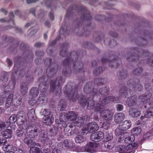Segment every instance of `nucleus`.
Returning a JSON list of instances; mask_svg holds the SVG:
<instances>
[{
  "label": "nucleus",
  "instance_id": "obj_40",
  "mask_svg": "<svg viewBox=\"0 0 153 153\" xmlns=\"http://www.w3.org/2000/svg\"><path fill=\"white\" fill-rule=\"evenodd\" d=\"M13 103L16 106H19L20 105L22 102V99L19 95H18L17 99L13 100Z\"/></svg>",
  "mask_w": 153,
  "mask_h": 153
},
{
  "label": "nucleus",
  "instance_id": "obj_57",
  "mask_svg": "<svg viewBox=\"0 0 153 153\" xmlns=\"http://www.w3.org/2000/svg\"><path fill=\"white\" fill-rule=\"evenodd\" d=\"M38 29H33V30L31 31L30 33V36H33L34 35H35L36 33V32L38 31Z\"/></svg>",
  "mask_w": 153,
  "mask_h": 153
},
{
  "label": "nucleus",
  "instance_id": "obj_34",
  "mask_svg": "<svg viewBox=\"0 0 153 153\" xmlns=\"http://www.w3.org/2000/svg\"><path fill=\"white\" fill-rule=\"evenodd\" d=\"M67 119L71 121H72L74 123V121L76 118V115L72 111H70L67 116Z\"/></svg>",
  "mask_w": 153,
  "mask_h": 153
},
{
  "label": "nucleus",
  "instance_id": "obj_36",
  "mask_svg": "<svg viewBox=\"0 0 153 153\" xmlns=\"http://www.w3.org/2000/svg\"><path fill=\"white\" fill-rule=\"evenodd\" d=\"M85 140V138L81 135H78L75 138V141L76 143H82Z\"/></svg>",
  "mask_w": 153,
  "mask_h": 153
},
{
  "label": "nucleus",
  "instance_id": "obj_2",
  "mask_svg": "<svg viewBox=\"0 0 153 153\" xmlns=\"http://www.w3.org/2000/svg\"><path fill=\"white\" fill-rule=\"evenodd\" d=\"M77 10L79 14H82L80 19L77 24L78 28L80 29V27L81 26H82L83 23L87 22L90 23V21L92 18L89 12L83 6H79L77 9Z\"/></svg>",
  "mask_w": 153,
  "mask_h": 153
},
{
  "label": "nucleus",
  "instance_id": "obj_31",
  "mask_svg": "<svg viewBox=\"0 0 153 153\" xmlns=\"http://www.w3.org/2000/svg\"><path fill=\"white\" fill-rule=\"evenodd\" d=\"M92 84V82H89L86 84L84 88V92L87 94L90 93L91 92V86Z\"/></svg>",
  "mask_w": 153,
  "mask_h": 153
},
{
  "label": "nucleus",
  "instance_id": "obj_20",
  "mask_svg": "<svg viewBox=\"0 0 153 153\" xmlns=\"http://www.w3.org/2000/svg\"><path fill=\"white\" fill-rule=\"evenodd\" d=\"M69 47V44L66 42L61 46L62 50L60 51V55L62 57L66 56L67 54V49Z\"/></svg>",
  "mask_w": 153,
  "mask_h": 153
},
{
  "label": "nucleus",
  "instance_id": "obj_42",
  "mask_svg": "<svg viewBox=\"0 0 153 153\" xmlns=\"http://www.w3.org/2000/svg\"><path fill=\"white\" fill-rule=\"evenodd\" d=\"M24 142L26 143L27 145L29 146H34L36 145V144L35 143H33L32 140L28 139V138L26 137L24 140Z\"/></svg>",
  "mask_w": 153,
  "mask_h": 153
},
{
  "label": "nucleus",
  "instance_id": "obj_45",
  "mask_svg": "<svg viewBox=\"0 0 153 153\" xmlns=\"http://www.w3.org/2000/svg\"><path fill=\"white\" fill-rule=\"evenodd\" d=\"M21 60V58L19 56L16 57L14 60V66H16L17 68L18 67V65H19L21 62H20Z\"/></svg>",
  "mask_w": 153,
  "mask_h": 153
},
{
  "label": "nucleus",
  "instance_id": "obj_54",
  "mask_svg": "<svg viewBox=\"0 0 153 153\" xmlns=\"http://www.w3.org/2000/svg\"><path fill=\"white\" fill-rule=\"evenodd\" d=\"M59 145H60V144H59ZM59 146L58 145L57 148H56L53 149V153H61V150L60 148H59Z\"/></svg>",
  "mask_w": 153,
  "mask_h": 153
},
{
  "label": "nucleus",
  "instance_id": "obj_18",
  "mask_svg": "<svg viewBox=\"0 0 153 153\" xmlns=\"http://www.w3.org/2000/svg\"><path fill=\"white\" fill-rule=\"evenodd\" d=\"M39 137L42 142L44 144L46 145H51V141L49 139L46 134L41 133L40 134Z\"/></svg>",
  "mask_w": 153,
  "mask_h": 153
},
{
  "label": "nucleus",
  "instance_id": "obj_32",
  "mask_svg": "<svg viewBox=\"0 0 153 153\" xmlns=\"http://www.w3.org/2000/svg\"><path fill=\"white\" fill-rule=\"evenodd\" d=\"M28 87L27 84L25 83L22 84L21 86V91L23 95H25L27 92Z\"/></svg>",
  "mask_w": 153,
  "mask_h": 153
},
{
  "label": "nucleus",
  "instance_id": "obj_46",
  "mask_svg": "<svg viewBox=\"0 0 153 153\" xmlns=\"http://www.w3.org/2000/svg\"><path fill=\"white\" fill-rule=\"evenodd\" d=\"M58 128L56 127H54L52 128L51 130V132L52 135H55L58 132Z\"/></svg>",
  "mask_w": 153,
  "mask_h": 153
},
{
  "label": "nucleus",
  "instance_id": "obj_38",
  "mask_svg": "<svg viewBox=\"0 0 153 153\" xmlns=\"http://www.w3.org/2000/svg\"><path fill=\"white\" fill-rule=\"evenodd\" d=\"M9 126V123L7 122H0V131L7 128Z\"/></svg>",
  "mask_w": 153,
  "mask_h": 153
},
{
  "label": "nucleus",
  "instance_id": "obj_16",
  "mask_svg": "<svg viewBox=\"0 0 153 153\" xmlns=\"http://www.w3.org/2000/svg\"><path fill=\"white\" fill-rule=\"evenodd\" d=\"M66 95L71 102H75L77 99V92L73 91V90L71 91H68Z\"/></svg>",
  "mask_w": 153,
  "mask_h": 153
},
{
  "label": "nucleus",
  "instance_id": "obj_56",
  "mask_svg": "<svg viewBox=\"0 0 153 153\" xmlns=\"http://www.w3.org/2000/svg\"><path fill=\"white\" fill-rule=\"evenodd\" d=\"M87 102V100L85 99V98H83L82 100H81L80 101V104L82 106L85 105H86Z\"/></svg>",
  "mask_w": 153,
  "mask_h": 153
},
{
  "label": "nucleus",
  "instance_id": "obj_55",
  "mask_svg": "<svg viewBox=\"0 0 153 153\" xmlns=\"http://www.w3.org/2000/svg\"><path fill=\"white\" fill-rule=\"evenodd\" d=\"M36 54L38 56H42L44 55V52L42 51H38L36 52Z\"/></svg>",
  "mask_w": 153,
  "mask_h": 153
},
{
  "label": "nucleus",
  "instance_id": "obj_4",
  "mask_svg": "<svg viewBox=\"0 0 153 153\" xmlns=\"http://www.w3.org/2000/svg\"><path fill=\"white\" fill-rule=\"evenodd\" d=\"M44 63L45 65L49 66L46 71L48 76H51V75H54L58 70V65L55 63H52L51 60L50 59H45Z\"/></svg>",
  "mask_w": 153,
  "mask_h": 153
},
{
  "label": "nucleus",
  "instance_id": "obj_43",
  "mask_svg": "<svg viewBox=\"0 0 153 153\" xmlns=\"http://www.w3.org/2000/svg\"><path fill=\"white\" fill-rule=\"evenodd\" d=\"M103 68L102 67L97 68L94 71L93 73L95 76H98L103 71Z\"/></svg>",
  "mask_w": 153,
  "mask_h": 153
},
{
  "label": "nucleus",
  "instance_id": "obj_50",
  "mask_svg": "<svg viewBox=\"0 0 153 153\" xmlns=\"http://www.w3.org/2000/svg\"><path fill=\"white\" fill-rule=\"evenodd\" d=\"M140 41H142L141 42L142 43H140V44L137 43L138 45L140 46H144L147 43V41L145 38H140Z\"/></svg>",
  "mask_w": 153,
  "mask_h": 153
},
{
  "label": "nucleus",
  "instance_id": "obj_19",
  "mask_svg": "<svg viewBox=\"0 0 153 153\" xmlns=\"http://www.w3.org/2000/svg\"><path fill=\"white\" fill-rule=\"evenodd\" d=\"M54 121V117L52 115L44 117L43 119V123L47 126L51 125Z\"/></svg>",
  "mask_w": 153,
  "mask_h": 153
},
{
  "label": "nucleus",
  "instance_id": "obj_39",
  "mask_svg": "<svg viewBox=\"0 0 153 153\" xmlns=\"http://www.w3.org/2000/svg\"><path fill=\"white\" fill-rule=\"evenodd\" d=\"M142 68L141 67H138L135 69L132 72L134 75L139 76L142 71Z\"/></svg>",
  "mask_w": 153,
  "mask_h": 153
},
{
  "label": "nucleus",
  "instance_id": "obj_29",
  "mask_svg": "<svg viewBox=\"0 0 153 153\" xmlns=\"http://www.w3.org/2000/svg\"><path fill=\"white\" fill-rule=\"evenodd\" d=\"M17 119V123L18 124L19 123H21L22 121H23L24 123H24L23 120H22L25 117V114L23 112L21 111L18 112L16 115Z\"/></svg>",
  "mask_w": 153,
  "mask_h": 153
},
{
  "label": "nucleus",
  "instance_id": "obj_6",
  "mask_svg": "<svg viewBox=\"0 0 153 153\" xmlns=\"http://www.w3.org/2000/svg\"><path fill=\"white\" fill-rule=\"evenodd\" d=\"M26 133L27 136L30 138H35L37 137L39 133V131L37 128H35L29 126L27 125Z\"/></svg>",
  "mask_w": 153,
  "mask_h": 153
},
{
  "label": "nucleus",
  "instance_id": "obj_3",
  "mask_svg": "<svg viewBox=\"0 0 153 153\" xmlns=\"http://www.w3.org/2000/svg\"><path fill=\"white\" fill-rule=\"evenodd\" d=\"M73 53L76 54L75 52H73ZM77 57L78 55L76 54L75 61H74L73 63V67L72 69H71L70 70V67H69V68L66 66H64L65 68H64L62 70L63 74H65L69 73V72L77 73L81 71L83 67V64L81 61H77V60H76V57L77 58Z\"/></svg>",
  "mask_w": 153,
  "mask_h": 153
},
{
  "label": "nucleus",
  "instance_id": "obj_13",
  "mask_svg": "<svg viewBox=\"0 0 153 153\" xmlns=\"http://www.w3.org/2000/svg\"><path fill=\"white\" fill-rule=\"evenodd\" d=\"M133 149L131 144L126 146L124 145L120 146L119 152L120 153H131Z\"/></svg>",
  "mask_w": 153,
  "mask_h": 153
},
{
  "label": "nucleus",
  "instance_id": "obj_21",
  "mask_svg": "<svg viewBox=\"0 0 153 153\" xmlns=\"http://www.w3.org/2000/svg\"><path fill=\"white\" fill-rule=\"evenodd\" d=\"M129 114L133 117H137L140 115V112L139 109L137 108H133L129 110Z\"/></svg>",
  "mask_w": 153,
  "mask_h": 153
},
{
  "label": "nucleus",
  "instance_id": "obj_35",
  "mask_svg": "<svg viewBox=\"0 0 153 153\" xmlns=\"http://www.w3.org/2000/svg\"><path fill=\"white\" fill-rule=\"evenodd\" d=\"M145 117L150 118L153 116V108L148 109L145 113L144 114Z\"/></svg>",
  "mask_w": 153,
  "mask_h": 153
},
{
  "label": "nucleus",
  "instance_id": "obj_7",
  "mask_svg": "<svg viewBox=\"0 0 153 153\" xmlns=\"http://www.w3.org/2000/svg\"><path fill=\"white\" fill-rule=\"evenodd\" d=\"M99 127L97 124L94 122L89 123L87 125L83 128V130L87 131L90 133L97 131Z\"/></svg>",
  "mask_w": 153,
  "mask_h": 153
},
{
  "label": "nucleus",
  "instance_id": "obj_52",
  "mask_svg": "<svg viewBox=\"0 0 153 153\" xmlns=\"http://www.w3.org/2000/svg\"><path fill=\"white\" fill-rule=\"evenodd\" d=\"M70 142L69 140H65L63 144L67 148L70 147Z\"/></svg>",
  "mask_w": 153,
  "mask_h": 153
},
{
  "label": "nucleus",
  "instance_id": "obj_23",
  "mask_svg": "<svg viewBox=\"0 0 153 153\" xmlns=\"http://www.w3.org/2000/svg\"><path fill=\"white\" fill-rule=\"evenodd\" d=\"M151 97V93L148 92L140 96L139 98L140 100H142L143 102L146 103L149 100Z\"/></svg>",
  "mask_w": 153,
  "mask_h": 153
},
{
  "label": "nucleus",
  "instance_id": "obj_27",
  "mask_svg": "<svg viewBox=\"0 0 153 153\" xmlns=\"http://www.w3.org/2000/svg\"><path fill=\"white\" fill-rule=\"evenodd\" d=\"M59 38H56V39L53 41L52 42H50L49 43V47L46 50L47 52L49 53V54H51L52 53L53 51V50L50 49V47H52V46L54 45L56 43L57 40H58Z\"/></svg>",
  "mask_w": 153,
  "mask_h": 153
},
{
  "label": "nucleus",
  "instance_id": "obj_33",
  "mask_svg": "<svg viewBox=\"0 0 153 153\" xmlns=\"http://www.w3.org/2000/svg\"><path fill=\"white\" fill-rule=\"evenodd\" d=\"M84 119L82 117H78L76 118L74 121V123L75 124H77L78 126H80L81 125L83 124Z\"/></svg>",
  "mask_w": 153,
  "mask_h": 153
},
{
  "label": "nucleus",
  "instance_id": "obj_22",
  "mask_svg": "<svg viewBox=\"0 0 153 153\" xmlns=\"http://www.w3.org/2000/svg\"><path fill=\"white\" fill-rule=\"evenodd\" d=\"M124 114L121 113L115 114L114 116V120L116 123H118L124 119Z\"/></svg>",
  "mask_w": 153,
  "mask_h": 153
},
{
  "label": "nucleus",
  "instance_id": "obj_28",
  "mask_svg": "<svg viewBox=\"0 0 153 153\" xmlns=\"http://www.w3.org/2000/svg\"><path fill=\"white\" fill-rule=\"evenodd\" d=\"M12 131L10 129H7L2 132L1 134L6 138H9L11 137Z\"/></svg>",
  "mask_w": 153,
  "mask_h": 153
},
{
  "label": "nucleus",
  "instance_id": "obj_48",
  "mask_svg": "<svg viewBox=\"0 0 153 153\" xmlns=\"http://www.w3.org/2000/svg\"><path fill=\"white\" fill-rule=\"evenodd\" d=\"M109 90L108 88L106 89V88H102L100 90V92L101 94L105 95L109 92Z\"/></svg>",
  "mask_w": 153,
  "mask_h": 153
},
{
  "label": "nucleus",
  "instance_id": "obj_24",
  "mask_svg": "<svg viewBox=\"0 0 153 153\" xmlns=\"http://www.w3.org/2000/svg\"><path fill=\"white\" fill-rule=\"evenodd\" d=\"M101 61L102 62L103 64H104L107 62H109V65L110 66H111V68H114V65L116 64V67H117L118 66L117 63H116V61L114 59L112 60L111 61H109L108 59H107L106 58H103L101 59Z\"/></svg>",
  "mask_w": 153,
  "mask_h": 153
},
{
  "label": "nucleus",
  "instance_id": "obj_12",
  "mask_svg": "<svg viewBox=\"0 0 153 153\" xmlns=\"http://www.w3.org/2000/svg\"><path fill=\"white\" fill-rule=\"evenodd\" d=\"M97 144L94 143L89 142L87 144L84 148L85 150L90 152H95L97 147Z\"/></svg>",
  "mask_w": 153,
  "mask_h": 153
},
{
  "label": "nucleus",
  "instance_id": "obj_26",
  "mask_svg": "<svg viewBox=\"0 0 153 153\" xmlns=\"http://www.w3.org/2000/svg\"><path fill=\"white\" fill-rule=\"evenodd\" d=\"M39 94V91L37 88L33 87L31 88L30 93L31 98H35Z\"/></svg>",
  "mask_w": 153,
  "mask_h": 153
},
{
  "label": "nucleus",
  "instance_id": "obj_11",
  "mask_svg": "<svg viewBox=\"0 0 153 153\" xmlns=\"http://www.w3.org/2000/svg\"><path fill=\"white\" fill-rule=\"evenodd\" d=\"M4 99L7 98L5 104V106L7 108L10 107L13 99V96L12 94H9L8 92H4L2 96Z\"/></svg>",
  "mask_w": 153,
  "mask_h": 153
},
{
  "label": "nucleus",
  "instance_id": "obj_60",
  "mask_svg": "<svg viewBox=\"0 0 153 153\" xmlns=\"http://www.w3.org/2000/svg\"><path fill=\"white\" fill-rule=\"evenodd\" d=\"M39 89H41V91H42V92H45L46 90V88L44 86H42L41 84L39 85Z\"/></svg>",
  "mask_w": 153,
  "mask_h": 153
},
{
  "label": "nucleus",
  "instance_id": "obj_44",
  "mask_svg": "<svg viewBox=\"0 0 153 153\" xmlns=\"http://www.w3.org/2000/svg\"><path fill=\"white\" fill-rule=\"evenodd\" d=\"M142 131L141 128L140 127H136L134 128L132 130V132L134 134L136 135H138L140 134Z\"/></svg>",
  "mask_w": 153,
  "mask_h": 153
},
{
  "label": "nucleus",
  "instance_id": "obj_10",
  "mask_svg": "<svg viewBox=\"0 0 153 153\" xmlns=\"http://www.w3.org/2000/svg\"><path fill=\"white\" fill-rule=\"evenodd\" d=\"M21 123H18V126L19 128L16 130V134L18 137H21L23 134L24 130H26L27 127V124L24 123L23 121H22Z\"/></svg>",
  "mask_w": 153,
  "mask_h": 153
},
{
  "label": "nucleus",
  "instance_id": "obj_58",
  "mask_svg": "<svg viewBox=\"0 0 153 153\" xmlns=\"http://www.w3.org/2000/svg\"><path fill=\"white\" fill-rule=\"evenodd\" d=\"M103 17V16L101 15L96 16H95V19L97 21H100L102 19Z\"/></svg>",
  "mask_w": 153,
  "mask_h": 153
},
{
  "label": "nucleus",
  "instance_id": "obj_49",
  "mask_svg": "<svg viewBox=\"0 0 153 153\" xmlns=\"http://www.w3.org/2000/svg\"><path fill=\"white\" fill-rule=\"evenodd\" d=\"M42 114L43 115L44 117H48L50 115H52V114H51L50 111L48 110L47 109H44L43 110L42 112Z\"/></svg>",
  "mask_w": 153,
  "mask_h": 153
},
{
  "label": "nucleus",
  "instance_id": "obj_41",
  "mask_svg": "<svg viewBox=\"0 0 153 153\" xmlns=\"http://www.w3.org/2000/svg\"><path fill=\"white\" fill-rule=\"evenodd\" d=\"M30 151V153H42L41 150L37 147H32Z\"/></svg>",
  "mask_w": 153,
  "mask_h": 153
},
{
  "label": "nucleus",
  "instance_id": "obj_9",
  "mask_svg": "<svg viewBox=\"0 0 153 153\" xmlns=\"http://www.w3.org/2000/svg\"><path fill=\"white\" fill-rule=\"evenodd\" d=\"M104 137V134L102 132H97L92 134L90 136V138L93 141L96 142L101 140Z\"/></svg>",
  "mask_w": 153,
  "mask_h": 153
},
{
  "label": "nucleus",
  "instance_id": "obj_63",
  "mask_svg": "<svg viewBox=\"0 0 153 153\" xmlns=\"http://www.w3.org/2000/svg\"><path fill=\"white\" fill-rule=\"evenodd\" d=\"M15 14L16 15L21 17L23 19V17L22 15L21 12L19 10H16L15 12Z\"/></svg>",
  "mask_w": 153,
  "mask_h": 153
},
{
  "label": "nucleus",
  "instance_id": "obj_62",
  "mask_svg": "<svg viewBox=\"0 0 153 153\" xmlns=\"http://www.w3.org/2000/svg\"><path fill=\"white\" fill-rule=\"evenodd\" d=\"M109 34L110 36L113 37H115L117 36V33L115 32L111 31L109 32Z\"/></svg>",
  "mask_w": 153,
  "mask_h": 153
},
{
  "label": "nucleus",
  "instance_id": "obj_37",
  "mask_svg": "<svg viewBox=\"0 0 153 153\" xmlns=\"http://www.w3.org/2000/svg\"><path fill=\"white\" fill-rule=\"evenodd\" d=\"M27 115L28 118L31 120L35 119V111L34 109H31L29 110Z\"/></svg>",
  "mask_w": 153,
  "mask_h": 153
},
{
  "label": "nucleus",
  "instance_id": "obj_15",
  "mask_svg": "<svg viewBox=\"0 0 153 153\" xmlns=\"http://www.w3.org/2000/svg\"><path fill=\"white\" fill-rule=\"evenodd\" d=\"M61 89V87L56 84V82H51L50 89L51 92L57 94L60 93Z\"/></svg>",
  "mask_w": 153,
  "mask_h": 153
},
{
  "label": "nucleus",
  "instance_id": "obj_53",
  "mask_svg": "<svg viewBox=\"0 0 153 153\" xmlns=\"http://www.w3.org/2000/svg\"><path fill=\"white\" fill-rule=\"evenodd\" d=\"M65 25H62L59 31V34L60 35H62L63 34H65Z\"/></svg>",
  "mask_w": 153,
  "mask_h": 153
},
{
  "label": "nucleus",
  "instance_id": "obj_25",
  "mask_svg": "<svg viewBox=\"0 0 153 153\" xmlns=\"http://www.w3.org/2000/svg\"><path fill=\"white\" fill-rule=\"evenodd\" d=\"M116 98L114 97L109 96L104 98L101 101L102 103L103 104H106L111 102L116 101Z\"/></svg>",
  "mask_w": 153,
  "mask_h": 153
},
{
  "label": "nucleus",
  "instance_id": "obj_17",
  "mask_svg": "<svg viewBox=\"0 0 153 153\" xmlns=\"http://www.w3.org/2000/svg\"><path fill=\"white\" fill-rule=\"evenodd\" d=\"M131 125V122L129 120H126L123 122L120 123L119 125L120 128L122 130L125 131L130 127Z\"/></svg>",
  "mask_w": 153,
  "mask_h": 153
},
{
  "label": "nucleus",
  "instance_id": "obj_1",
  "mask_svg": "<svg viewBox=\"0 0 153 153\" xmlns=\"http://www.w3.org/2000/svg\"><path fill=\"white\" fill-rule=\"evenodd\" d=\"M91 102L89 109H94L95 111H100L101 115L106 120H110L112 119L113 114L111 111L106 109L103 110V105H100L99 103L94 105V102L91 101Z\"/></svg>",
  "mask_w": 153,
  "mask_h": 153
},
{
  "label": "nucleus",
  "instance_id": "obj_47",
  "mask_svg": "<svg viewBox=\"0 0 153 153\" xmlns=\"http://www.w3.org/2000/svg\"><path fill=\"white\" fill-rule=\"evenodd\" d=\"M10 122L12 123H14L16 121H17V119L16 115L14 114L12 115L10 117Z\"/></svg>",
  "mask_w": 153,
  "mask_h": 153
},
{
  "label": "nucleus",
  "instance_id": "obj_5",
  "mask_svg": "<svg viewBox=\"0 0 153 153\" xmlns=\"http://www.w3.org/2000/svg\"><path fill=\"white\" fill-rule=\"evenodd\" d=\"M73 52H75L76 54L78 55V57L76 58V60L77 61L79 57L80 58V52H77L76 51H73L71 52L70 54V57L69 58L68 57H67L63 63V65L64 66H66L69 68L70 66L71 65V62L73 63L74 61H75V59L76 57V54Z\"/></svg>",
  "mask_w": 153,
  "mask_h": 153
},
{
  "label": "nucleus",
  "instance_id": "obj_64",
  "mask_svg": "<svg viewBox=\"0 0 153 153\" xmlns=\"http://www.w3.org/2000/svg\"><path fill=\"white\" fill-rule=\"evenodd\" d=\"M43 45H44V44L43 43L37 42L35 44L34 46L36 48H40L41 46H42Z\"/></svg>",
  "mask_w": 153,
  "mask_h": 153
},
{
  "label": "nucleus",
  "instance_id": "obj_8",
  "mask_svg": "<svg viewBox=\"0 0 153 153\" xmlns=\"http://www.w3.org/2000/svg\"><path fill=\"white\" fill-rule=\"evenodd\" d=\"M124 130H122V129L120 128L119 126L118 128H117L115 131V134L117 136L118 141L120 142L122 141L124 139L125 136L128 135V133L124 131Z\"/></svg>",
  "mask_w": 153,
  "mask_h": 153
},
{
  "label": "nucleus",
  "instance_id": "obj_51",
  "mask_svg": "<svg viewBox=\"0 0 153 153\" xmlns=\"http://www.w3.org/2000/svg\"><path fill=\"white\" fill-rule=\"evenodd\" d=\"M12 146L10 144L5 145L3 147V149L5 151L8 152L11 149Z\"/></svg>",
  "mask_w": 153,
  "mask_h": 153
},
{
  "label": "nucleus",
  "instance_id": "obj_14",
  "mask_svg": "<svg viewBox=\"0 0 153 153\" xmlns=\"http://www.w3.org/2000/svg\"><path fill=\"white\" fill-rule=\"evenodd\" d=\"M9 16L10 18V19L8 20H5L4 19H1L0 20V22H9L10 23H11L12 24V25L11 26L9 25L8 26V27H6V29L11 28L14 27V22L13 21V19H14V15L13 12H11L9 13Z\"/></svg>",
  "mask_w": 153,
  "mask_h": 153
},
{
  "label": "nucleus",
  "instance_id": "obj_59",
  "mask_svg": "<svg viewBox=\"0 0 153 153\" xmlns=\"http://www.w3.org/2000/svg\"><path fill=\"white\" fill-rule=\"evenodd\" d=\"M58 126L59 128H61L62 127H64L65 125V122H62L60 121V123H58Z\"/></svg>",
  "mask_w": 153,
  "mask_h": 153
},
{
  "label": "nucleus",
  "instance_id": "obj_61",
  "mask_svg": "<svg viewBox=\"0 0 153 153\" xmlns=\"http://www.w3.org/2000/svg\"><path fill=\"white\" fill-rule=\"evenodd\" d=\"M20 48L21 49L25 50L27 48V45L23 43H22L20 44Z\"/></svg>",
  "mask_w": 153,
  "mask_h": 153
},
{
  "label": "nucleus",
  "instance_id": "obj_30",
  "mask_svg": "<svg viewBox=\"0 0 153 153\" xmlns=\"http://www.w3.org/2000/svg\"><path fill=\"white\" fill-rule=\"evenodd\" d=\"M136 101V97L133 96L131 98H128L127 100L126 103L128 106H131L135 104Z\"/></svg>",
  "mask_w": 153,
  "mask_h": 153
}]
</instances>
